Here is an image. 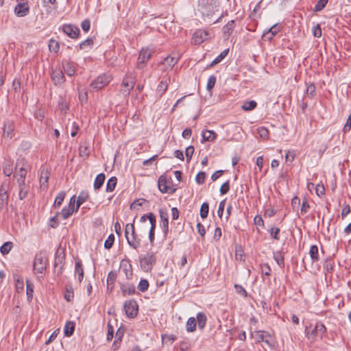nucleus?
<instances>
[{
  "label": "nucleus",
  "mask_w": 351,
  "mask_h": 351,
  "mask_svg": "<svg viewBox=\"0 0 351 351\" xmlns=\"http://www.w3.org/2000/svg\"><path fill=\"white\" fill-rule=\"evenodd\" d=\"M266 338H271L269 332L265 331H258L256 337L257 342L264 341Z\"/></svg>",
  "instance_id": "6e6d98bb"
},
{
  "label": "nucleus",
  "mask_w": 351,
  "mask_h": 351,
  "mask_svg": "<svg viewBox=\"0 0 351 351\" xmlns=\"http://www.w3.org/2000/svg\"><path fill=\"white\" fill-rule=\"evenodd\" d=\"M81 27L85 32H87L89 31L90 27V21L89 19H85L81 23Z\"/></svg>",
  "instance_id": "338daca9"
},
{
  "label": "nucleus",
  "mask_w": 351,
  "mask_h": 351,
  "mask_svg": "<svg viewBox=\"0 0 351 351\" xmlns=\"http://www.w3.org/2000/svg\"><path fill=\"white\" fill-rule=\"evenodd\" d=\"M46 261L47 258L45 252L43 251H40L38 254L36 255L34 258L33 266L35 272L43 274L46 269Z\"/></svg>",
  "instance_id": "20e7f679"
},
{
  "label": "nucleus",
  "mask_w": 351,
  "mask_h": 351,
  "mask_svg": "<svg viewBox=\"0 0 351 351\" xmlns=\"http://www.w3.org/2000/svg\"><path fill=\"white\" fill-rule=\"evenodd\" d=\"M117 272L115 270L110 271L108 274L107 280H106L107 281V289L110 292H112L114 289V283L117 280Z\"/></svg>",
  "instance_id": "2eb2a0df"
},
{
  "label": "nucleus",
  "mask_w": 351,
  "mask_h": 351,
  "mask_svg": "<svg viewBox=\"0 0 351 351\" xmlns=\"http://www.w3.org/2000/svg\"><path fill=\"white\" fill-rule=\"evenodd\" d=\"M209 211V204L208 202H204L200 208V217L202 219H205L208 217Z\"/></svg>",
  "instance_id": "c03bdc74"
},
{
  "label": "nucleus",
  "mask_w": 351,
  "mask_h": 351,
  "mask_svg": "<svg viewBox=\"0 0 351 351\" xmlns=\"http://www.w3.org/2000/svg\"><path fill=\"white\" fill-rule=\"evenodd\" d=\"M64 69L69 76H73L75 73V68L72 62H66V63L64 64Z\"/></svg>",
  "instance_id": "f704fd0d"
},
{
  "label": "nucleus",
  "mask_w": 351,
  "mask_h": 351,
  "mask_svg": "<svg viewBox=\"0 0 351 351\" xmlns=\"http://www.w3.org/2000/svg\"><path fill=\"white\" fill-rule=\"evenodd\" d=\"M48 180H49V173L47 172V171H42L41 173H40V183L41 187H43V185L47 184Z\"/></svg>",
  "instance_id": "bf43d9fd"
},
{
  "label": "nucleus",
  "mask_w": 351,
  "mask_h": 351,
  "mask_svg": "<svg viewBox=\"0 0 351 351\" xmlns=\"http://www.w3.org/2000/svg\"><path fill=\"white\" fill-rule=\"evenodd\" d=\"M3 172L5 176H10L13 173V165L11 162L6 161L3 165Z\"/></svg>",
  "instance_id": "72a5a7b5"
},
{
  "label": "nucleus",
  "mask_w": 351,
  "mask_h": 351,
  "mask_svg": "<svg viewBox=\"0 0 351 351\" xmlns=\"http://www.w3.org/2000/svg\"><path fill=\"white\" fill-rule=\"evenodd\" d=\"M33 284L28 280L26 281V295L28 301H31L33 298L34 293Z\"/></svg>",
  "instance_id": "e433bc0d"
},
{
  "label": "nucleus",
  "mask_w": 351,
  "mask_h": 351,
  "mask_svg": "<svg viewBox=\"0 0 351 351\" xmlns=\"http://www.w3.org/2000/svg\"><path fill=\"white\" fill-rule=\"evenodd\" d=\"M215 83H216V77L213 75H210L208 80V82L206 84V88L208 90H212L214 88Z\"/></svg>",
  "instance_id": "680f3d73"
},
{
  "label": "nucleus",
  "mask_w": 351,
  "mask_h": 351,
  "mask_svg": "<svg viewBox=\"0 0 351 351\" xmlns=\"http://www.w3.org/2000/svg\"><path fill=\"white\" fill-rule=\"evenodd\" d=\"M156 262L154 252L149 251L143 257H140V265L145 271H150Z\"/></svg>",
  "instance_id": "7ed1b4c3"
},
{
  "label": "nucleus",
  "mask_w": 351,
  "mask_h": 351,
  "mask_svg": "<svg viewBox=\"0 0 351 351\" xmlns=\"http://www.w3.org/2000/svg\"><path fill=\"white\" fill-rule=\"evenodd\" d=\"M62 31L71 38H77L80 34V29L72 24H65L62 26Z\"/></svg>",
  "instance_id": "1a4fd4ad"
},
{
  "label": "nucleus",
  "mask_w": 351,
  "mask_h": 351,
  "mask_svg": "<svg viewBox=\"0 0 351 351\" xmlns=\"http://www.w3.org/2000/svg\"><path fill=\"white\" fill-rule=\"evenodd\" d=\"M194 151H195L194 147L192 145H190L186 148L185 155H186V162H188V163L190 162L191 158L193 155Z\"/></svg>",
  "instance_id": "4d7b16f0"
},
{
  "label": "nucleus",
  "mask_w": 351,
  "mask_h": 351,
  "mask_svg": "<svg viewBox=\"0 0 351 351\" xmlns=\"http://www.w3.org/2000/svg\"><path fill=\"white\" fill-rule=\"evenodd\" d=\"M51 77L56 86H60L65 81L64 75L60 69H53Z\"/></svg>",
  "instance_id": "f8f14e48"
},
{
  "label": "nucleus",
  "mask_w": 351,
  "mask_h": 351,
  "mask_svg": "<svg viewBox=\"0 0 351 351\" xmlns=\"http://www.w3.org/2000/svg\"><path fill=\"white\" fill-rule=\"evenodd\" d=\"M309 254L313 262H315L319 260L318 247L316 245L311 246Z\"/></svg>",
  "instance_id": "c9c22d12"
},
{
  "label": "nucleus",
  "mask_w": 351,
  "mask_h": 351,
  "mask_svg": "<svg viewBox=\"0 0 351 351\" xmlns=\"http://www.w3.org/2000/svg\"><path fill=\"white\" fill-rule=\"evenodd\" d=\"M111 80V75L103 74L101 75L98 76L95 80H94L91 82L90 86L92 88L97 90L101 89L102 88L108 85Z\"/></svg>",
  "instance_id": "39448f33"
},
{
  "label": "nucleus",
  "mask_w": 351,
  "mask_h": 351,
  "mask_svg": "<svg viewBox=\"0 0 351 351\" xmlns=\"http://www.w3.org/2000/svg\"><path fill=\"white\" fill-rule=\"evenodd\" d=\"M8 193L7 189L3 186L0 188V210H1L8 202Z\"/></svg>",
  "instance_id": "aec40b11"
},
{
  "label": "nucleus",
  "mask_w": 351,
  "mask_h": 351,
  "mask_svg": "<svg viewBox=\"0 0 351 351\" xmlns=\"http://www.w3.org/2000/svg\"><path fill=\"white\" fill-rule=\"evenodd\" d=\"M234 289L236 292L243 296V298L247 297V292L246 290L241 286V285L235 284L234 285Z\"/></svg>",
  "instance_id": "13d9d810"
},
{
  "label": "nucleus",
  "mask_w": 351,
  "mask_h": 351,
  "mask_svg": "<svg viewBox=\"0 0 351 351\" xmlns=\"http://www.w3.org/2000/svg\"><path fill=\"white\" fill-rule=\"evenodd\" d=\"M159 214L160 217L161 227L164 234V237L166 238L169 232V215L167 211L162 209L159 210Z\"/></svg>",
  "instance_id": "9b49d317"
},
{
  "label": "nucleus",
  "mask_w": 351,
  "mask_h": 351,
  "mask_svg": "<svg viewBox=\"0 0 351 351\" xmlns=\"http://www.w3.org/2000/svg\"><path fill=\"white\" fill-rule=\"evenodd\" d=\"M151 56L152 51L149 49H142L138 58L137 68L139 69L144 68L145 63L149 60Z\"/></svg>",
  "instance_id": "6e6552de"
},
{
  "label": "nucleus",
  "mask_w": 351,
  "mask_h": 351,
  "mask_svg": "<svg viewBox=\"0 0 351 351\" xmlns=\"http://www.w3.org/2000/svg\"><path fill=\"white\" fill-rule=\"evenodd\" d=\"M75 212L72 208L64 207L61 211V215L64 219L69 218Z\"/></svg>",
  "instance_id": "603ef678"
},
{
  "label": "nucleus",
  "mask_w": 351,
  "mask_h": 351,
  "mask_svg": "<svg viewBox=\"0 0 351 351\" xmlns=\"http://www.w3.org/2000/svg\"><path fill=\"white\" fill-rule=\"evenodd\" d=\"M328 0H319L314 7L315 12H319L322 10L326 5Z\"/></svg>",
  "instance_id": "5fc2aeb1"
},
{
  "label": "nucleus",
  "mask_w": 351,
  "mask_h": 351,
  "mask_svg": "<svg viewBox=\"0 0 351 351\" xmlns=\"http://www.w3.org/2000/svg\"><path fill=\"white\" fill-rule=\"evenodd\" d=\"M269 234H270V236L272 239H275V240H277L278 241L280 239V228H276V227H272L269 230Z\"/></svg>",
  "instance_id": "864d4df0"
},
{
  "label": "nucleus",
  "mask_w": 351,
  "mask_h": 351,
  "mask_svg": "<svg viewBox=\"0 0 351 351\" xmlns=\"http://www.w3.org/2000/svg\"><path fill=\"white\" fill-rule=\"evenodd\" d=\"M158 187L162 193H165L169 191V186L167 184V180L165 176L162 175L159 177Z\"/></svg>",
  "instance_id": "6ab92c4d"
},
{
  "label": "nucleus",
  "mask_w": 351,
  "mask_h": 351,
  "mask_svg": "<svg viewBox=\"0 0 351 351\" xmlns=\"http://www.w3.org/2000/svg\"><path fill=\"white\" fill-rule=\"evenodd\" d=\"M29 7L27 2H19L14 8V12L18 17H24L28 14Z\"/></svg>",
  "instance_id": "9d476101"
},
{
  "label": "nucleus",
  "mask_w": 351,
  "mask_h": 351,
  "mask_svg": "<svg viewBox=\"0 0 351 351\" xmlns=\"http://www.w3.org/2000/svg\"><path fill=\"white\" fill-rule=\"evenodd\" d=\"M206 174L204 171H199L196 177H195V181L198 184H202L204 183L205 178H206Z\"/></svg>",
  "instance_id": "052dcab7"
},
{
  "label": "nucleus",
  "mask_w": 351,
  "mask_h": 351,
  "mask_svg": "<svg viewBox=\"0 0 351 351\" xmlns=\"http://www.w3.org/2000/svg\"><path fill=\"white\" fill-rule=\"evenodd\" d=\"M114 239H115V238H114V235L113 234H109L108 238L105 241L104 247L107 250H110L114 244Z\"/></svg>",
  "instance_id": "de8ad7c7"
},
{
  "label": "nucleus",
  "mask_w": 351,
  "mask_h": 351,
  "mask_svg": "<svg viewBox=\"0 0 351 351\" xmlns=\"http://www.w3.org/2000/svg\"><path fill=\"white\" fill-rule=\"evenodd\" d=\"M65 258L64 250L61 248H58L56 250L55 260H54V267L57 268L59 265L60 267L57 269L58 274H61L63 269V262Z\"/></svg>",
  "instance_id": "0eeeda50"
},
{
  "label": "nucleus",
  "mask_w": 351,
  "mask_h": 351,
  "mask_svg": "<svg viewBox=\"0 0 351 351\" xmlns=\"http://www.w3.org/2000/svg\"><path fill=\"white\" fill-rule=\"evenodd\" d=\"M315 326H316V330H317L319 335H320L322 336V335H324L326 332V328L322 323L317 322V323H316Z\"/></svg>",
  "instance_id": "69168bd1"
},
{
  "label": "nucleus",
  "mask_w": 351,
  "mask_h": 351,
  "mask_svg": "<svg viewBox=\"0 0 351 351\" xmlns=\"http://www.w3.org/2000/svg\"><path fill=\"white\" fill-rule=\"evenodd\" d=\"M135 75L130 73H127L123 78L120 93L124 97H128L135 85Z\"/></svg>",
  "instance_id": "f03ea898"
},
{
  "label": "nucleus",
  "mask_w": 351,
  "mask_h": 351,
  "mask_svg": "<svg viewBox=\"0 0 351 351\" xmlns=\"http://www.w3.org/2000/svg\"><path fill=\"white\" fill-rule=\"evenodd\" d=\"M149 282L146 279H141L138 285V289L142 292L146 291L149 288Z\"/></svg>",
  "instance_id": "09e8293b"
},
{
  "label": "nucleus",
  "mask_w": 351,
  "mask_h": 351,
  "mask_svg": "<svg viewBox=\"0 0 351 351\" xmlns=\"http://www.w3.org/2000/svg\"><path fill=\"white\" fill-rule=\"evenodd\" d=\"M351 129V115L348 117L347 121L343 126V131L344 133L348 132Z\"/></svg>",
  "instance_id": "774afa93"
},
{
  "label": "nucleus",
  "mask_w": 351,
  "mask_h": 351,
  "mask_svg": "<svg viewBox=\"0 0 351 351\" xmlns=\"http://www.w3.org/2000/svg\"><path fill=\"white\" fill-rule=\"evenodd\" d=\"M121 268L123 269L124 273L125 274L127 279H131L133 275L132 273V267L130 264V261L128 259H123L121 261L120 265Z\"/></svg>",
  "instance_id": "4468645a"
},
{
  "label": "nucleus",
  "mask_w": 351,
  "mask_h": 351,
  "mask_svg": "<svg viewBox=\"0 0 351 351\" xmlns=\"http://www.w3.org/2000/svg\"><path fill=\"white\" fill-rule=\"evenodd\" d=\"M18 186L19 197L21 200H23L27 197V194L29 193V186L22 181H21L20 183H18Z\"/></svg>",
  "instance_id": "dca6fc26"
},
{
  "label": "nucleus",
  "mask_w": 351,
  "mask_h": 351,
  "mask_svg": "<svg viewBox=\"0 0 351 351\" xmlns=\"http://www.w3.org/2000/svg\"><path fill=\"white\" fill-rule=\"evenodd\" d=\"M66 292L64 293V299L67 302H71L74 298V291L71 285H66L65 287Z\"/></svg>",
  "instance_id": "7c9ffc66"
},
{
  "label": "nucleus",
  "mask_w": 351,
  "mask_h": 351,
  "mask_svg": "<svg viewBox=\"0 0 351 351\" xmlns=\"http://www.w3.org/2000/svg\"><path fill=\"white\" fill-rule=\"evenodd\" d=\"M94 44L93 38H88L86 40H84L80 44V49L81 50H85L88 48H92Z\"/></svg>",
  "instance_id": "79ce46f5"
},
{
  "label": "nucleus",
  "mask_w": 351,
  "mask_h": 351,
  "mask_svg": "<svg viewBox=\"0 0 351 351\" xmlns=\"http://www.w3.org/2000/svg\"><path fill=\"white\" fill-rule=\"evenodd\" d=\"M120 288L123 296H126L127 295H132L136 292L135 286L133 284H121L120 283Z\"/></svg>",
  "instance_id": "f3484780"
},
{
  "label": "nucleus",
  "mask_w": 351,
  "mask_h": 351,
  "mask_svg": "<svg viewBox=\"0 0 351 351\" xmlns=\"http://www.w3.org/2000/svg\"><path fill=\"white\" fill-rule=\"evenodd\" d=\"M123 308L126 315L129 318H134L136 317L138 311V306L135 300H132L126 301L124 304Z\"/></svg>",
  "instance_id": "423d86ee"
},
{
  "label": "nucleus",
  "mask_w": 351,
  "mask_h": 351,
  "mask_svg": "<svg viewBox=\"0 0 351 351\" xmlns=\"http://www.w3.org/2000/svg\"><path fill=\"white\" fill-rule=\"evenodd\" d=\"M195 319L197 322V324L198 325V328L200 330H202L205 327L207 322V317L206 314L203 312L198 313L197 314V319Z\"/></svg>",
  "instance_id": "b1692460"
},
{
  "label": "nucleus",
  "mask_w": 351,
  "mask_h": 351,
  "mask_svg": "<svg viewBox=\"0 0 351 351\" xmlns=\"http://www.w3.org/2000/svg\"><path fill=\"white\" fill-rule=\"evenodd\" d=\"M274 258L276 261L277 264L280 267H284L285 266V258L282 253L280 251L276 252L274 254Z\"/></svg>",
  "instance_id": "ea45409f"
},
{
  "label": "nucleus",
  "mask_w": 351,
  "mask_h": 351,
  "mask_svg": "<svg viewBox=\"0 0 351 351\" xmlns=\"http://www.w3.org/2000/svg\"><path fill=\"white\" fill-rule=\"evenodd\" d=\"M75 330V323L71 321H69L66 323L64 328V335L66 337H71Z\"/></svg>",
  "instance_id": "c85d7f7f"
},
{
  "label": "nucleus",
  "mask_w": 351,
  "mask_h": 351,
  "mask_svg": "<svg viewBox=\"0 0 351 351\" xmlns=\"http://www.w3.org/2000/svg\"><path fill=\"white\" fill-rule=\"evenodd\" d=\"M125 236L127 239L128 245L133 249L136 250L140 244L141 239L137 237L135 232L134 223H128L125 226Z\"/></svg>",
  "instance_id": "f257e3e1"
},
{
  "label": "nucleus",
  "mask_w": 351,
  "mask_h": 351,
  "mask_svg": "<svg viewBox=\"0 0 351 351\" xmlns=\"http://www.w3.org/2000/svg\"><path fill=\"white\" fill-rule=\"evenodd\" d=\"M89 194L87 191H82L80 192V195L77 197V199L76 201V206L75 211L77 212L80 206L84 204L88 198Z\"/></svg>",
  "instance_id": "4be33fe9"
},
{
  "label": "nucleus",
  "mask_w": 351,
  "mask_h": 351,
  "mask_svg": "<svg viewBox=\"0 0 351 351\" xmlns=\"http://www.w3.org/2000/svg\"><path fill=\"white\" fill-rule=\"evenodd\" d=\"M48 47L49 50L54 53H57L60 49L59 43L53 38L49 40Z\"/></svg>",
  "instance_id": "37998d69"
},
{
  "label": "nucleus",
  "mask_w": 351,
  "mask_h": 351,
  "mask_svg": "<svg viewBox=\"0 0 351 351\" xmlns=\"http://www.w3.org/2000/svg\"><path fill=\"white\" fill-rule=\"evenodd\" d=\"M27 170L23 169V167H20V169L15 170L14 177L16 178L17 184L20 183L21 181L25 182V178Z\"/></svg>",
  "instance_id": "cd10ccee"
},
{
  "label": "nucleus",
  "mask_w": 351,
  "mask_h": 351,
  "mask_svg": "<svg viewBox=\"0 0 351 351\" xmlns=\"http://www.w3.org/2000/svg\"><path fill=\"white\" fill-rule=\"evenodd\" d=\"M13 247L11 241L5 242L0 247V252L3 255L8 254Z\"/></svg>",
  "instance_id": "a19ab883"
},
{
  "label": "nucleus",
  "mask_w": 351,
  "mask_h": 351,
  "mask_svg": "<svg viewBox=\"0 0 351 351\" xmlns=\"http://www.w3.org/2000/svg\"><path fill=\"white\" fill-rule=\"evenodd\" d=\"M117 178L115 176L111 177L107 182L106 191L107 192H112L117 185Z\"/></svg>",
  "instance_id": "2f4dec72"
},
{
  "label": "nucleus",
  "mask_w": 351,
  "mask_h": 351,
  "mask_svg": "<svg viewBox=\"0 0 351 351\" xmlns=\"http://www.w3.org/2000/svg\"><path fill=\"white\" fill-rule=\"evenodd\" d=\"M65 197L64 191H60L56 196L53 206L55 207H60L62 205V202Z\"/></svg>",
  "instance_id": "49530a36"
},
{
  "label": "nucleus",
  "mask_w": 351,
  "mask_h": 351,
  "mask_svg": "<svg viewBox=\"0 0 351 351\" xmlns=\"http://www.w3.org/2000/svg\"><path fill=\"white\" fill-rule=\"evenodd\" d=\"M197 326V322L195 317H190L186 322V330L188 332H193L195 330Z\"/></svg>",
  "instance_id": "58836bf2"
},
{
  "label": "nucleus",
  "mask_w": 351,
  "mask_h": 351,
  "mask_svg": "<svg viewBox=\"0 0 351 351\" xmlns=\"http://www.w3.org/2000/svg\"><path fill=\"white\" fill-rule=\"evenodd\" d=\"M106 180V176L104 173L98 174L94 181L93 187L95 191H99L103 186Z\"/></svg>",
  "instance_id": "5701e85b"
},
{
  "label": "nucleus",
  "mask_w": 351,
  "mask_h": 351,
  "mask_svg": "<svg viewBox=\"0 0 351 351\" xmlns=\"http://www.w3.org/2000/svg\"><path fill=\"white\" fill-rule=\"evenodd\" d=\"M306 94L310 97L313 98L315 95V86L313 83L309 84L306 89Z\"/></svg>",
  "instance_id": "8fccbe9b"
},
{
  "label": "nucleus",
  "mask_w": 351,
  "mask_h": 351,
  "mask_svg": "<svg viewBox=\"0 0 351 351\" xmlns=\"http://www.w3.org/2000/svg\"><path fill=\"white\" fill-rule=\"evenodd\" d=\"M257 106V103L254 101H247L243 103L241 106V108L245 111H250L254 110Z\"/></svg>",
  "instance_id": "4c0bfd02"
},
{
  "label": "nucleus",
  "mask_w": 351,
  "mask_h": 351,
  "mask_svg": "<svg viewBox=\"0 0 351 351\" xmlns=\"http://www.w3.org/2000/svg\"><path fill=\"white\" fill-rule=\"evenodd\" d=\"M230 191V181L227 180L220 187L219 191L221 195H225Z\"/></svg>",
  "instance_id": "e2e57ef3"
},
{
  "label": "nucleus",
  "mask_w": 351,
  "mask_h": 351,
  "mask_svg": "<svg viewBox=\"0 0 351 351\" xmlns=\"http://www.w3.org/2000/svg\"><path fill=\"white\" fill-rule=\"evenodd\" d=\"M178 58L171 56H167L162 62H160V66H164L165 68L163 70H167L168 68L172 69L174 65L177 63Z\"/></svg>",
  "instance_id": "412c9836"
},
{
  "label": "nucleus",
  "mask_w": 351,
  "mask_h": 351,
  "mask_svg": "<svg viewBox=\"0 0 351 351\" xmlns=\"http://www.w3.org/2000/svg\"><path fill=\"white\" fill-rule=\"evenodd\" d=\"M167 87L168 84L167 81L162 80L160 82L157 87V92L160 94V97H161L166 92Z\"/></svg>",
  "instance_id": "a18cd8bd"
},
{
  "label": "nucleus",
  "mask_w": 351,
  "mask_h": 351,
  "mask_svg": "<svg viewBox=\"0 0 351 351\" xmlns=\"http://www.w3.org/2000/svg\"><path fill=\"white\" fill-rule=\"evenodd\" d=\"M150 224H151V227H150V230L149 232V239L150 243L153 245L154 241L155 239V229H156V219H153L152 216L150 218Z\"/></svg>",
  "instance_id": "a878e982"
},
{
  "label": "nucleus",
  "mask_w": 351,
  "mask_h": 351,
  "mask_svg": "<svg viewBox=\"0 0 351 351\" xmlns=\"http://www.w3.org/2000/svg\"><path fill=\"white\" fill-rule=\"evenodd\" d=\"M202 143L205 141H213L216 139L217 134L213 130H203L202 132Z\"/></svg>",
  "instance_id": "a211bd4d"
},
{
  "label": "nucleus",
  "mask_w": 351,
  "mask_h": 351,
  "mask_svg": "<svg viewBox=\"0 0 351 351\" xmlns=\"http://www.w3.org/2000/svg\"><path fill=\"white\" fill-rule=\"evenodd\" d=\"M208 33L206 32H196L194 34L193 40L196 44L202 43L204 40L207 39Z\"/></svg>",
  "instance_id": "bb28decb"
},
{
  "label": "nucleus",
  "mask_w": 351,
  "mask_h": 351,
  "mask_svg": "<svg viewBox=\"0 0 351 351\" xmlns=\"http://www.w3.org/2000/svg\"><path fill=\"white\" fill-rule=\"evenodd\" d=\"M107 328H108V330H107V340L109 341H111L112 339L113 335H114V328H113V326L111 325L110 322H108V323Z\"/></svg>",
  "instance_id": "0e129e2a"
},
{
  "label": "nucleus",
  "mask_w": 351,
  "mask_h": 351,
  "mask_svg": "<svg viewBox=\"0 0 351 351\" xmlns=\"http://www.w3.org/2000/svg\"><path fill=\"white\" fill-rule=\"evenodd\" d=\"M14 123L12 120H6L3 123V134L11 139L14 136Z\"/></svg>",
  "instance_id": "ddd939ff"
},
{
  "label": "nucleus",
  "mask_w": 351,
  "mask_h": 351,
  "mask_svg": "<svg viewBox=\"0 0 351 351\" xmlns=\"http://www.w3.org/2000/svg\"><path fill=\"white\" fill-rule=\"evenodd\" d=\"M75 273L78 275V280L81 282L84 278V269L81 261L78 260L75 263Z\"/></svg>",
  "instance_id": "c756f323"
},
{
  "label": "nucleus",
  "mask_w": 351,
  "mask_h": 351,
  "mask_svg": "<svg viewBox=\"0 0 351 351\" xmlns=\"http://www.w3.org/2000/svg\"><path fill=\"white\" fill-rule=\"evenodd\" d=\"M27 161L24 158H19L17 159L15 166V170L20 169V167H23V169H27Z\"/></svg>",
  "instance_id": "3c124183"
},
{
  "label": "nucleus",
  "mask_w": 351,
  "mask_h": 351,
  "mask_svg": "<svg viewBox=\"0 0 351 351\" xmlns=\"http://www.w3.org/2000/svg\"><path fill=\"white\" fill-rule=\"evenodd\" d=\"M334 260L331 257L327 258L324 263V269L328 273H332L334 270Z\"/></svg>",
  "instance_id": "473e14b6"
},
{
  "label": "nucleus",
  "mask_w": 351,
  "mask_h": 351,
  "mask_svg": "<svg viewBox=\"0 0 351 351\" xmlns=\"http://www.w3.org/2000/svg\"><path fill=\"white\" fill-rule=\"evenodd\" d=\"M235 27V21L232 20L229 21L226 25L223 27V34L225 36L228 38L232 33L233 32V30Z\"/></svg>",
  "instance_id": "393cba45"
}]
</instances>
